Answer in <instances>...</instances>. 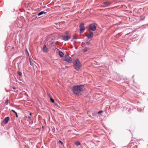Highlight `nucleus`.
Instances as JSON below:
<instances>
[{
  "label": "nucleus",
  "instance_id": "nucleus-16",
  "mask_svg": "<svg viewBox=\"0 0 148 148\" xmlns=\"http://www.w3.org/2000/svg\"><path fill=\"white\" fill-rule=\"evenodd\" d=\"M88 50V48H85L84 49H82V51L84 52H86Z\"/></svg>",
  "mask_w": 148,
  "mask_h": 148
},
{
  "label": "nucleus",
  "instance_id": "nucleus-27",
  "mask_svg": "<svg viewBox=\"0 0 148 148\" xmlns=\"http://www.w3.org/2000/svg\"><path fill=\"white\" fill-rule=\"evenodd\" d=\"M121 61H123V60H121Z\"/></svg>",
  "mask_w": 148,
  "mask_h": 148
},
{
  "label": "nucleus",
  "instance_id": "nucleus-9",
  "mask_svg": "<svg viewBox=\"0 0 148 148\" xmlns=\"http://www.w3.org/2000/svg\"><path fill=\"white\" fill-rule=\"evenodd\" d=\"M42 50L44 52H47L48 50V49L47 48L45 45H44L43 46Z\"/></svg>",
  "mask_w": 148,
  "mask_h": 148
},
{
  "label": "nucleus",
  "instance_id": "nucleus-12",
  "mask_svg": "<svg viewBox=\"0 0 148 148\" xmlns=\"http://www.w3.org/2000/svg\"><path fill=\"white\" fill-rule=\"evenodd\" d=\"M59 54L60 56L61 57H62L64 55L63 53L62 52L60 51H59Z\"/></svg>",
  "mask_w": 148,
  "mask_h": 148
},
{
  "label": "nucleus",
  "instance_id": "nucleus-17",
  "mask_svg": "<svg viewBox=\"0 0 148 148\" xmlns=\"http://www.w3.org/2000/svg\"><path fill=\"white\" fill-rule=\"evenodd\" d=\"M50 101L52 102V103H53L54 102V99H52L51 97H50Z\"/></svg>",
  "mask_w": 148,
  "mask_h": 148
},
{
  "label": "nucleus",
  "instance_id": "nucleus-10",
  "mask_svg": "<svg viewBox=\"0 0 148 148\" xmlns=\"http://www.w3.org/2000/svg\"><path fill=\"white\" fill-rule=\"evenodd\" d=\"M110 4L111 3L110 2H109L108 1L104 2L102 3V4L103 5H104L106 6H107L109 5H110Z\"/></svg>",
  "mask_w": 148,
  "mask_h": 148
},
{
  "label": "nucleus",
  "instance_id": "nucleus-13",
  "mask_svg": "<svg viewBox=\"0 0 148 148\" xmlns=\"http://www.w3.org/2000/svg\"><path fill=\"white\" fill-rule=\"evenodd\" d=\"M46 13V12H44V11H41L38 14V16H40L43 14H45Z\"/></svg>",
  "mask_w": 148,
  "mask_h": 148
},
{
  "label": "nucleus",
  "instance_id": "nucleus-24",
  "mask_svg": "<svg viewBox=\"0 0 148 148\" xmlns=\"http://www.w3.org/2000/svg\"><path fill=\"white\" fill-rule=\"evenodd\" d=\"M86 44L87 45H90V42H86Z\"/></svg>",
  "mask_w": 148,
  "mask_h": 148
},
{
  "label": "nucleus",
  "instance_id": "nucleus-11",
  "mask_svg": "<svg viewBox=\"0 0 148 148\" xmlns=\"http://www.w3.org/2000/svg\"><path fill=\"white\" fill-rule=\"evenodd\" d=\"M75 145L77 146H79L81 145V143L78 141H77L74 142Z\"/></svg>",
  "mask_w": 148,
  "mask_h": 148
},
{
  "label": "nucleus",
  "instance_id": "nucleus-4",
  "mask_svg": "<svg viewBox=\"0 0 148 148\" xmlns=\"http://www.w3.org/2000/svg\"><path fill=\"white\" fill-rule=\"evenodd\" d=\"M64 60L68 62H70L72 61V59L70 57L66 56H65Z\"/></svg>",
  "mask_w": 148,
  "mask_h": 148
},
{
  "label": "nucleus",
  "instance_id": "nucleus-3",
  "mask_svg": "<svg viewBox=\"0 0 148 148\" xmlns=\"http://www.w3.org/2000/svg\"><path fill=\"white\" fill-rule=\"evenodd\" d=\"M89 28L91 30L95 31L96 29V26L95 24H91L89 25Z\"/></svg>",
  "mask_w": 148,
  "mask_h": 148
},
{
  "label": "nucleus",
  "instance_id": "nucleus-28",
  "mask_svg": "<svg viewBox=\"0 0 148 148\" xmlns=\"http://www.w3.org/2000/svg\"><path fill=\"white\" fill-rule=\"evenodd\" d=\"M36 18H37V16H36V17H35Z\"/></svg>",
  "mask_w": 148,
  "mask_h": 148
},
{
  "label": "nucleus",
  "instance_id": "nucleus-19",
  "mask_svg": "<svg viewBox=\"0 0 148 148\" xmlns=\"http://www.w3.org/2000/svg\"><path fill=\"white\" fill-rule=\"evenodd\" d=\"M18 74L20 76H21L22 75V74L21 72L20 71H18L17 72Z\"/></svg>",
  "mask_w": 148,
  "mask_h": 148
},
{
  "label": "nucleus",
  "instance_id": "nucleus-2",
  "mask_svg": "<svg viewBox=\"0 0 148 148\" xmlns=\"http://www.w3.org/2000/svg\"><path fill=\"white\" fill-rule=\"evenodd\" d=\"M81 66L82 65L80 63L79 60L78 59L76 60V61L74 63V67L77 71H79L81 68Z\"/></svg>",
  "mask_w": 148,
  "mask_h": 148
},
{
  "label": "nucleus",
  "instance_id": "nucleus-8",
  "mask_svg": "<svg viewBox=\"0 0 148 148\" xmlns=\"http://www.w3.org/2000/svg\"><path fill=\"white\" fill-rule=\"evenodd\" d=\"M9 119H10V118L9 117H6L3 120V122L5 124H6L8 123V121L9 120Z\"/></svg>",
  "mask_w": 148,
  "mask_h": 148
},
{
  "label": "nucleus",
  "instance_id": "nucleus-14",
  "mask_svg": "<svg viewBox=\"0 0 148 148\" xmlns=\"http://www.w3.org/2000/svg\"><path fill=\"white\" fill-rule=\"evenodd\" d=\"M29 62L30 64L32 66H33L34 64V62L33 60H29Z\"/></svg>",
  "mask_w": 148,
  "mask_h": 148
},
{
  "label": "nucleus",
  "instance_id": "nucleus-26",
  "mask_svg": "<svg viewBox=\"0 0 148 148\" xmlns=\"http://www.w3.org/2000/svg\"><path fill=\"white\" fill-rule=\"evenodd\" d=\"M34 15H33V16H32V17H34Z\"/></svg>",
  "mask_w": 148,
  "mask_h": 148
},
{
  "label": "nucleus",
  "instance_id": "nucleus-20",
  "mask_svg": "<svg viewBox=\"0 0 148 148\" xmlns=\"http://www.w3.org/2000/svg\"><path fill=\"white\" fill-rule=\"evenodd\" d=\"M30 116H29L28 118L29 120H31V116L32 115V114L31 113L29 114Z\"/></svg>",
  "mask_w": 148,
  "mask_h": 148
},
{
  "label": "nucleus",
  "instance_id": "nucleus-21",
  "mask_svg": "<svg viewBox=\"0 0 148 148\" xmlns=\"http://www.w3.org/2000/svg\"><path fill=\"white\" fill-rule=\"evenodd\" d=\"M130 35V36H131V35H132V33L131 32H130L129 33H128V34H126L125 35V36H127V35Z\"/></svg>",
  "mask_w": 148,
  "mask_h": 148
},
{
  "label": "nucleus",
  "instance_id": "nucleus-1",
  "mask_svg": "<svg viewBox=\"0 0 148 148\" xmlns=\"http://www.w3.org/2000/svg\"><path fill=\"white\" fill-rule=\"evenodd\" d=\"M74 93L77 95H79L82 91H83L84 89V86L82 85L78 86H75L73 88Z\"/></svg>",
  "mask_w": 148,
  "mask_h": 148
},
{
  "label": "nucleus",
  "instance_id": "nucleus-18",
  "mask_svg": "<svg viewBox=\"0 0 148 148\" xmlns=\"http://www.w3.org/2000/svg\"><path fill=\"white\" fill-rule=\"evenodd\" d=\"M8 101H9V100L8 99H6V101L5 103L6 105H7L8 104Z\"/></svg>",
  "mask_w": 148,
  "mask_h": 148
},
{
  "label": "nucleus",
  "instance_id": "nucleus-15",
  "mask_svg": "<svg viewBox=\"0 0 148 148\" xmlns=\"http://www.w3.org/2000/svg\"><path fill=\"white\" fill-rule=\"evenodd\" d=\"M11 111L12 112H14L15 113V114L16 117L18 118V115H17V114L16 112L15 111H14V110H11Z\"/></svg>",
  "mask_w": 148,
  "mask_h": 148
},
{
  "label": "nucleus",
  "instance_id": "nucleus-7",
  "mask_svg": "<svg viewBox=\"0 0 148 148\" xmlns=\"http://www.w3.org/2000/svg\"><path fill=\"white\" fill-rule=\"evenodd\" d=\"M70 37L71 36L70 35L63 36L62 39L64 41H67L70 39Z\"/></svg>",
  "mask_w": 148,
  "mask_h": 148
},
{
  "label": "nucleus",
  "instance_id": "nucleus-6",
  "mask_svg": "<svg viewBox=\"0 0 148 148\" xmlns=\"http://www.w3.org/2000/svg\"><path fill=\"white\" fill-rule=\"evenodd\" d=\"M93 34L92 32H90L89 33L87 34L86 35V36L87 38L89 39L92 38Z\"/></svg>",
  "mask_w": 148,
  "mask_h": 148
},
{
  "label": "nucleus",
  "instance_id": "nucleus-25",
  "mask_svg": "<svg viewBox=\"0 0 148 148\" xmlns=\"http://www.w3.org/2000/svg\"><path fill=\"white\" fill-rule=\"evenodd\" d=\"M103 111H100L98 112V114H100L102 113Z\"/></svg>",
  "mask_w": 148,
  "mask_h": 148
},
{
  "label": "nucleus",
  "instance_id": "nucleus-22",
  "mask_svg": "<svg viewBox=\"0 0 148 148\" xmlns=\"http://www.w3.org/2000/svg\"><path fill=\"white\" fill-rule=\"evenodd\" d=\"M145 18V17H140V20L142 21L144 20Z\"/></svg>",
  "mask_w": 148,
  "mask_h": 148
},
{
  "label": "nucleus",
  "instance_id": "nucleus-5",
  "mask_svg": "<svg viewBox=\"0 0 148 148\" xmlns=\"http://www.w3.org/2000/svg\"><path fill=\"white\" fill-rule=\"evenodd\" d=\"M79 30L81 33L83 32L84 30V24L82 23L79 25Z\"/></svg>",
  "mask_w": 148,
  "mask_h": 148
},
{
  "label": "nucleus",
  "instance_id": "nucleus-23",
  "mask_svg": "<svg viewBox=\"0 0 148 148\" xmlns=\"http://www.w3.org/2000/svg\"><path fill=\"white\" fill-rule=\"evenodd\" d=\"M58 143L59 144H60L61 145H62L63 144V143L60 140L59 141Z\"/></svg>",
  "mask_w": 148,
  "mask_h": 148
}]
</instances>
